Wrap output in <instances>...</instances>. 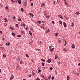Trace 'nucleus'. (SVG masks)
<instances>
[{
	"mask_svg": "<svg viewBox=\"0 0 80 80\" xmlns=\"http://www.w3.org/2000/svg\"><path fill=\"white\" fill-rule=\"evenodd\" d=\"M11 75H12L11 77L10 78V80H12L13 78H14V76H13V74H12Z\"/></svg>",
	"mask_w": 80,
	"mask_h": 80,
	"instance_id": "1",
	"label": "nucleus"
},
{
	"mask_svg": "<svg viewBox=\"0 0 80 80\" xmlns=\"http://www.w3.org/2000/svg\"><path fill=\"white\" fill-rule=\"evenodd\" d=\"M6 45L7 46H10V42H7L6 43Z\"/></svg>",
	"mask_w": 80,
	"mask_h": 80,
	"instance_id": "2",
	"label": "nucleus"
},
{
	"mask_svg": "<svg viewBox=\"0 0 80 80\" xmlns=\"http://www.w3.org/2000/svg\"><path fill=\"white\" fill-rule=\"evenodd\" d=\"M63 25L64 27H67V23H65V22H63Z\"/></svg>",
	"mask_w": 80,
	"mask_h": 80,
	"instance_id": "3",
	"label": "nucleus"
},
{
	"mask_svg": "<svg viewBox=\"0 0 80 80\" xmlns=\"http://www.w3.org/2000/svg\"><path fill=\"white\" fill-rule=\"evenodd\" d=\"M19 4H21L22 3V2H21V0H17Z\"/></svg>",
	"mask_w": 80,
	"mask_h": 80,
	"instance_id": "4",
	"label": "nucleus"
},
{
	"mask_svg": "<svg viewBox=\"0 0 80 80\" xmlns=\"http://www.w3.org/2000/svg\"><path fill=\"white\" fill-rule=\"evenodd\" d=\"M51 75H50L48 78L47 80H50V79H51Z\"/></svg>",
	"mask_w": 80,
	"mask_h": 80,
	"instance_id": "5",
	"label": "nucleus"
},
{
	"mask_svg": "<svg viewBox=\"0 0 80 80\" xmlns=\"http://www.w3.org/2000/svg\"><path fill=\"white\" fill-rule=\"evenodd\" d=\"M72 48H75V45H74V44H72Z\"/></svg>",
	"mask_w": 80,
	"mask_h": 80,
	"instance_id": "6",
	"label": "nucleus"
},
{
	"mask_svg": "<svg viewBox=\"0 0 80 80\" xmlns=\"http://www.w3.org/2000/svg\"><path fill=\"white\" fill-rule=\"evenodd\" d=\"M6 55L5 54H3L2 55V57L3 58H6Z\"/></svg>",
	"mask_w": 80,
	"mask_h": 80,
	"instance_id": "7",
	"label": "nucleus"
},
{
	"mask_svg": "<svg viewBox=\"0 0 80 80\" xmlns=\"http://www.w3.org/2000/svg\"><path fill=\"white\" fill-rule=\"evenodd\" d=\"M58 33L56 32L55 33V36L56 37H58Z\"/></svg>",
	"mask_w": 80,
	"mask_h": 80,
	"instance_id": "8",
	"label": "nucleus"
},
{
	"mask_svg": "<svg viewBox=\"0 0 80 80\" xmlns=\"http://www.w3.org/2000/svg\"><path fill=\"white\" fill-rule=\"evenodd\" d=\"M46 17V18H48L50 17V16L48 15V16H45Z\"/></svg>",
	"mask_w": 80,
	"mask_h": 80,
	"instance_id": "9",
	"label": "nucleus"
},
{
	"mask_svg": "<svg viewBox=\"0 0 80 80\" xmlns=\"http://www.w3.org/2000/svg\"><path fill=\"white\" fill-rule=\"evenodd\" d=\"M64 4L65 5H66V6L68 5V4L67 3V1L64 2Z\"/></svg>",
	"mask_w": 80,
	"mask_h": 80,
	"instance_id": "10",
	"label": "nucleus"
},
{
	"mask_svg": "<svg viewBox=\"0 0 80 80\" xmlns=\"http://www.w3.org/2000/svg\"><path fill=\"white\" fill-rule=\"evenodd\" d=\"M51 60L50 59H48L47 60V62L48 63H50L51 62Z\"/></svg>",
	"mask_w": 80,
	"mask_h": 80,
	"instance_id": "11",
	"label": "nucleus"
},
{
	"mask_svg": "<svg viewBox=\"0 0 80 80\" xmlns=\"http://www.w3.org/2000/svg\"><path fill=\"white\" fill-rule=\"evenodd\" d=\"M43 13L45 17V16H46V15H47V12H46V11H44V12H43Z\"/></svg>",
	"mask_w": 80,
	"mask_h": 80,
	"instance_id": "12",
	"label": "nucleus"
},
{
	"mask_svg": "<svg viewBox=\"0 0 80 80\" xmlns=\"http://www.w3.org/2000/svg\"><path fill=\"white\" fill-rule=\"evenodd\" d=\"M29 15L30 16H31V17H32L34 16V15H33V14H32V13H30Z\"/></svg>",
	"mask_w": 80,
	"mask_h": 80,
	"instance_id": "13",
	"label": "nucleus"
},
{
	"mask_svg": "<svg viewBox=\"0 0 80 80\" xmlns=\"http://www.w3.org/2000/svg\"><path fill=\"white\" fill-rule=\"evenodd\" d=\"M37 23H39V24H40L41 23H42V22L40 21H37Z\"/></svg>",
	"mask_w": 80,
	"mask_h": 80,
	"instance_id": "14",
	"label": "nucleus"
},
{
	"mask_svg": "<svg viewBox=\"0 0 80 80\" xmlns=\"http://www.w3.org/2000/svg\"><path fill=\"white\" fill-rule=\"evenodd\" d=\"M45 5V3H42L41 5V7H44V6Z\"/></svg>",
	"mask_w": 80,
	"mask_h": 80,
	"instance_id": "15",
	"label": "nucleus"
},
{
	"mask_svg": "<svg viewBox=\"0 0 80 80\" xmlns=\"http://www.w3.org/2000/svg\"><path fill=\"white\" fill-rule=\"evenodd\" d=\"M49 32H50V29H48L46 31V33H49Z\"/></svg>",
	"mask_w": 80,
	"mask_h": 80,
	"instance_id": "16",
	"label": "nucleus"
},
{
	"mask_svg": "<svg viewBox=\"0 0 80 80\" xmlns=\"http://www.w3.org/2000/svg\"><path fill=\"white\" fill-rule=\"evenodd\" d=\"M67 80H70V77L68 75L67 76Z\"/></svg>",
	"mask_w": 80,
	"mask_h": 80,
	"instance_id": "17",
	"label": "nucleus"
},
{
	"mask_svg": "<svg viewBox=\"0 0 80 80\" xmlns=\"http://www.w3.org/2000/svg\"><path fill=\"white\" fill-rule=\"evenodd\" d=\"M29 34L31 36H32V32H31L30 31H29Z\"/></svg>",
	"mask_w": 80,
	"mask_h": 80,
	"instance_id": "18",
	"label": "nucleus"
},
{
	"mask_svg": "<svg viewBox=\"0 0 80 80\" xmlns=\"http://www.w3.org/2000/svg\"><path fill=\"white\" fill-rule=\"evenodd\" d=\"M5 9L6 10H8V6H6L5 8Z\"/></svg>",
	"mask_w": 80,
	"mask_h": 80,
	"instance_id": "19",
	"label": "nucleus"
},
{
	"mask_svg": "<svg viewBox=\"0 0 80 80\" xmlns=\"http://www.w3.org/2000/svg\"><path fill=\"white\" fill-rule=\"evenodd\" d=\"M4 20L5 22H8V20H7V18H4Z\"/></svg>",
	"mask_w": 80,
	"mask_h": 80,
	"instance_id": "20",
	"label": "nucleus"
},
{
	"mask_svg": "<svg viewBox=\"0 0 80 80\" xmlns=\"http://www.w3.org/2000/svg\"><path fill=\"white\" fill-rule=\"evenodd\" d=\"M54 50V48H52V49H51L50 50V51L51 52H53Z\"/></svg>",
	"mask_w": 80,
	"mask_h": 80,
	"instance_id": "21",
	"label": "nucleus"
},
{
	"mask_svg": "<svg viewBox=\"0 0 80 80\" xmlns=\"http://www.w3.org/2000/svg\"><path fill=\"white\" fill-rule=\"evenodd\" d=\"M58 58V56L57 54H55V59H57Z\"/></svg>",
	"mask_w": 80,
	"mask_h": 80,
	"instance_id": "22",
	"label": "nucleus"
},
{
	"mask_svg": "<svg viewBox=\"0 0 80 80\" xmlns=\"http://www.w3.org/2000/svg\"><path fill=\"white\" fill-rule=\"evenodd\" d=\"M75 14H76V15H77L80 14V13L78 12H77L75 13Z\"/></svg>",
	"mask_w": 80,
	"mask_h": 80,
	"instance_id": "23",
	"label": "nucleus"
},
{
	"mask_svg": "<svg viewBox=\"0 0 80 80\" xmlns=\"http://www.w3.org/2000/svg\"><path fill=\"white\" fill-rule=\"evenodd\" d=\"M18 21H19V22H21V21H22V19H21V18H19L18 19Z\"/></svg>",
	"mask_w": 80,
	"mask_h": 80,
	"instance_id": "24",
	"label": "nucleus"
},
{
	"mask_svg": "<svg viewBox=\"0 0 80 80\" xmlns=\"http://www.w3.org/2000/svg\"><path fill=\"white\" fill-rule=\"evenodd\" d=\"M32 75L33 76L35 75V73L34 72H32Z\"/></svg>",
	"mask_w": 80,
	"mask_h": 80,
	"instance_id": "25",
	"label": "nucleus"
},
{
	"mask_svg": "<svg viewBox=\"0 0 80 80\" xmlns=\"http://www.w3.org/2000/svg\"><path fill=\"white\" fill-rule=\"evenodd\" d=\"M12 18L13 19L14 21H15V16H13L12 17Z\"/></svg>",
	"mask_w": 80,
	"mask_h": 80,
	"instance_id": "26",
	"label": "nucleus"
},
{
	"mask_svg": "<svg viewBox=\"0 0 80 80\" xmlns=\"http://www.w3.org/2000/svg\"><path fill=\"white\" fill-rule=\"evenodd\" d=\"M42 64L43 67H44V66H45V63L42 62Z\"/></svg>",
	"mask_w": 80,
	"mask_h": 80,
	"instance_id": "27",
	"label": "nucleus"
},
{
	"mask_svg": "<svg viewBox=\"0 0 80 80\" xmlns=\"http://www.w3.org/2000/svg\"><path fill=\"white\" fill-rule=\"evenodd\" d=\"M26 57H27V58H29V56H28V54H26Z\"/></svg>",
	"mask_w": 80,
	"mask_h": 80,
	"instance_id": "28",
	"label": "nucleus"
},
{
	"mask_svg": "<svg viewBox=\"0 0 80 80\" xmlns=\"http://www.w3.org/2000/svg\"><path fill=\"white\" fill-rule=\"evenodd\" d=\"M71 25L72 27H73V26H74V24L73 23V22L72 23Z\"/></svg>",
	"mask_w": 80,
	"mask_h": 80,
	"instance_id": "29",
	"label": "nucleus"
},
{
	"mask_svg": "<svg viewBox=\"0 0 80 80\" xmlns=\"http://www.w3.org/2000/svg\"><path fill=\"white\" fill-rule=\"evenodd\" d=\"M59 23L61 24V25H62V22L61 21H59Z\"/></svg>",
	"mask_w": 80,
	"mask_h": 80,
	"instance_id": "30",
	"label": "nucleus"
},
{
	"mask_svg": "<svg viewBox=\"0 0 80 80\" xmlns=\"http://www.w3.org/2000/svg\"><path fill=\"white\" fill-rule=\"evenodd\" d=\"M41 72V69H39L38 70V73H40V72Z\"/></svg>",
	"mask_w": 80,
	"mask_h": 80,
	"instance_id": "31",
	"label": "nucleus"
},
{
	"mask_svg": "<svg viewBox=\"0 0 80 80\" xmlns=\"http://www.w3.org/2000/svg\"><path fill=\"white\" fill-rule=\"evenodd\" d=\"M33 3H31V7H33Z\"/></svg>",
	"mask_w": 80,
	"mask_h": 80,
	"instance_id": "32",
	"label": "nucleus"
},
{
	"mask_svg": "<svg viewBox=\"0 0 80 80\" xmlns=\"http://www.w3.org/2000/svg\"><path fill=\"white\" fill-rule=\"evenodd\" d=\"M41 61H42V62H45V59H41Z\"/></svg>",
	"mask_w": 80,
	"mask_h": 80,
	"instance_id": "33",
	"label": "nucleus"
},
{
	"mask_svg": "<svg viewBox=\"0 0 80 80\" xmlns=\"http://www.w3.org/2000/svg\"><path fill=\"white\" fill-rule=\"evenodd\" d=\"M63 50L65 51V52H67V49H66L65 48L63 49L62 50V51H63Z\"/></svg>",
	"mask_w": 80,
	"mask_h": 80,
	"instance_id": "34",
	"label": "nucleus"
},
{
	"mask_svg": "<svg viewBox=\"0 0 80 80\" xmlns=\"http://www.w3.org/2000/svg\"><path fill=\"white\" fill-rule=\"evenodd\" d=\"M9 28L10 29H11V30H13V27L12 28V27H10Z\"/></svg>",
	"mask_w": 80,
	"mask_h": 80,
	"instance_id": "35",
	"label": "nucleus"
},
{
	"mask_svg": "<svg viewBox=\"0 0 80 80\" xmlns=\"http://www.w3.org/2000/svg\"><path fill=\"white\" fill-rule=\"evenodd\" d=\"M21 11H22V12H23V8H21Z\"/></svg>",
	"mask_w": 80,
	"mask_h": 80,
	"instance_id": "36",
	"label": "nucleus"
},
{
	"mask_svg": "<svg viewBox=\"0 0 80 80\" xmlns=\"http://www.w3.org/2000/svg\"><path fill=\"white\" fill-rule=\"evenodd\" d=\"M58 17L60 18L62 17V15H58Z\"/></svg>",
	"mask_w": 80,
	"mask_h": 80,
	"instance_id": "37",
	"label": "nucleus"
},
{
	"mask_svg": "<svg viewBox=\"0 0 80 80\" xmlns=\"http://www.w3.org/2000/svg\"><path fill=\"white\" fill-rule=\"evenodd\" d=\"M12 35H13V36H15V34L14 32H13L12 33Z\"/></svg>",
	"mask_w": 80,
	"mask_h": 80,
	"instance_id": "38",
	"label": "nucleus"
},
{
	"mask_svg": "<svg viewBox=\"0 0 80 80\" xmlns=\"http://www.w3.org/2000/svg\"><path fill=\"white\" fill-rule=\"evenodd\" d=\"M67 45V41H65V44H64V46H65Z\"/></svg>",
	"mask_w": 80,
	"mask_h": 80,
	"instance_id": "39",
	"label": "nucleus"
},
{
	"mask_svg": "<svg viewBox=\"0 0 80 80\" xmlns=\"http://www.w3.org/2000/svg\"><path fill=\"white\" fill-rule=\"evenodd\" d=\"M52 23L53 24V25H54L55 24V22L54 21H52Z\"/></svg>",
	"mask_w": 80,
	"mask_h": 80,
	"instance_id": "40",
	"label": "nucleus"
},
{
	"mask_svg": "<svg viewBox=\"0 0 80 80\" xmlns=\"http://www.w3.org/2000/svg\"><path fill=\"white\" fill-rule=\"evenodd\" d=\"M15 26L16 27H18V24H16L15 25Z\"/></svg>",
	"mask_w": 80,
	"mask_h": 80,
	"instance_id": "41",
	"label": "nucleus"
},
{
	"mask_svg": "<svg viewBox=\"0 0 80 80\" xmlns=\"http://www.w3.org/2000/svg\"><path fill=\"white\" fill-rule=\"evenodd\" d=\"M57 2L58 3H60V0H57Z\"/></svg>",
	"mask_w": 80,
	"mask_h": 80,
	"instance_id": "42",
	"label": "nucleus"
},
{
	"mask_svg": "<svg viewBox=\"0 0 80 80\" xmlns=\"http://www.w3.org/2000/svg\"><path fill=\"white\" fill-rule=\"evenodd\" d=\"M17 37H21V35H18Z\"/></svg>",
	"mask_w": 80,
	"mask_h": 80,
	"instance_id": "43",
	"label": "nucleus"
},
{
	"mask_svg": "<svg viewBox=\"0 0 80 80\" xmlns=\"http://www.w3.org/2000/svg\"><path fill=\"white\" fill-rule=\"evenodd\" d=\"M22 34V35H23V32H24V31H22L21 32Z\"/></svg>",
	"mask_w": 80,
	"mask_h": 80,
	"instance_id": "44",
	"label": "nucleus"
},
{
	"mask_svg": "<svg viewBox=\"0 0 80 80\" xmlns=\"http://www.w3.org/2000/svg\"><path fill=\"white\" fill-rule=\"evenodd\" d=\"M36 80H40V78L37 77L36 79Z\"/></svg>",
	"mask_w": 80,
	"mask_h": 80,
	"instance_id": "45",
	"label": "nucleus"
},
{
	"mask_svg": "<svg viewBox=\"0 0 80 80\" xmlns=\"http://www.w3.org/2000/svg\"><path fill=\"white\" fill-rule=\"evenodd\" d=\"M50 70H53V68L50 67L49 69Z\"/></svg>",
	"mask_w": 80,
	"mask_h": 80,
	"instance_id": "46",
	"label": "nucleus"
},
{
	"mask_svg": "<svg viewBox=\"0 0 80 80\" xmlns=\"http://www.w3.org/2000/svg\"><path fill=\"white\" fill-rule=\"evenodd\" d=\"M44 79L45 80H47V77H46L45 78H44Z\"/></svg>",
	"mask_w": 80,
	"mask_h": 80,
	"instance_id": "47",
	"label": "nucleus"
},
{
	"mask_svg": "<svg viewBox=\"0 0 80 80\" xmlns=\"http://www.w3.org/2000/svg\"><path fill=\"white\" fill-rule=\"evenodd\" d=\"M13 2H14L15 3H17V0H14Z\"/></svg>",
	"mask_w": 80,
	"mask_h": 80,
	"instance_id": "48",
	"label": "nucleus"
},
{
	"mask_svg": "<svg viewBox=\"0 0 80 80\" xmlns=\"http://www.w3.org/2000/svg\"><path fill=\"white\" fill-rule=\"evenodd\" d=\"M54 79V77L52 76V80H53Z\"/></svg>",
	"mask_w": 80,
	"mask_h": 80,
	"instance_id": "49",
	"label": "nucleus"
},
{
	"mask_svg": "<svg viewBox=\"0 0 80 80\" xmlns=\"http://www.w3.org/2000/svg\"><path fill=\"white\" fill-rule=\"evenodd\" d=\"M20 64H22V63H23V62H22V61H20Z\"/></svg>",
	"mask_w": 80,
	"mask_h": 80,
	"instance_id": "50",
	"label": "nucleus"
},
{
	"mask_svg": "<svg viewBox=\"0 0 80 80\" xmlns=\"http://www.w3.org/2000/svg\"><path fill=\"white\" fill-rule=\"evenodd\" d=\"M0 48L1 49H2V50H3V48H3V47H1Z\"/></svg>",
	"mask_w": 80,
	"mask_h": 80,
	"instance_id": "51",
	"label": "nucleus"
},
{
	"mask_svg": "<svg viewBox=\"0 0 80 80\" xmlns=\"http://www.w3.org/2000/svg\"><path fill=\"white\" fill-rule=\"evenodd\" d=\"M20 58H18V61H20Z\"/></svg>",
	"mask_w": 80,
	"mask_h": 80,
	"instance_id": "52",
	"label": "nucleus"
},
{
	"mask_svg": "<svg viewBox=\"0 0 80 80\" xmlns=\"http://www.w3.org/2000/svg\"><path fill=\"white\" fill-rule=\"evenodd\" d=\"M0 33H1V34H2V33H3V32H2V31H0Z\"/></svg>",
	"mask_w": 80,
	"mask_h": 80,
	"instance_id": "53",
	"label": "nucleus"
},
{
	"mask_svg": "<svg viewBox=\"0 0 80 80\" xmlns=\"http://www.w3.org/2000/svg\"><path fill=\"white\" fill-rule=\"evenodd\" d=\"M60 18H61V19H62V20H63V17L62 16Z\"/></svg>",
	"mask_w": 80,
	"mask_h": 80,
	"instance_id": "54",
	"label": "nucleus"
},
{
	"mask_svg": "<svg viewBox=\"0 0 80 80\" xmlns=\"http://www.w3.org/2000/svg\"><path fill=\"white\" fill-rule=\"evenodd\" d=\"M28 28L27 27V26H26V28H25V29L26 30H28Z\"/></svg>",
	"mask_w": 80,
	"mask_h": 80,
	"instance_id": "55",
	"label": "nucleus"
},
{
	"mask_svg": "<svg viewBox=\"0 0 80 80\" xmlns=\"http://www.w3.org/2000/svg\"><path fill=\"white\" fill-rule=\"evenodd\" d=\"M58 65H60V62H58Z\"/></svg>",
	"mask_w": 80,
	"mask_h": 80,
	"instance_id": "56",
	"label": "nucleus"
},
{
	"mask_svg": "<svg viewBox=\"0 0 80 80\" xmlns=\"http://www.w3.org/2000/svg\"><path fill=\"white\" fill-rule=\"evenodd\" d=\"M46 77V76H45L44 75V76H43V77H42V78H43V79Z\"/></svg>",
	"mask_w": 80,
	"mask_h": 80,
	"instance_id": "57",
	"label": "nucleus"
},
{
	"mask_svg": "<svg viewBox=\"0 0 80 80\" xmlns=\"http://www.w3.org/2000/svg\"><path fill=\"white\" fill-rule=\"evenodd\" d=\"M62 1L64 2H67V0H62Z\"/></svg>",
	"mask_w": 80,
	"mask_h": 80,
	"instance_id": "58",
	"label": "nucleus"
},
{
	"mask_svg": "<svg viewBox=\"0 0 80 80\" xmlns=\"http://www.w3.org/2000/svg\"><path fill=\"white\" fill-rule=\"evenodd\" d=\"M23 27H25V24H23Z\"/></svg>",
	"mask_w": 80,
	"mask_h": 80,
	"instance_id": "59",
	"label": "nucleus"
},
{
	"mask_svg": "<svg viewBox=\"0 0 80 80\" xmlns=\"http://www.w3.org/2000/svg\"><path fill=\"white\" fill-rule=\"evenodd\" d=\"M32 77V74H30L29 75V77Z\"/></svg>",
	"mask_w": 80,
	"mask_h": 80,
	"instance_id": "60",
	"label": "nucleus"
},
{
	"mask_svg": "<svg viewBox=\"0 0 80 80\" xmlns=\"http://www.w3.org/2000/svg\"><path fill=\"white\" fill-rule=\"evenodd\" d=\"M44 76V75H41V77L42 78H43V77Z\"/></svg>",
	"mask_w": 80,
	"mask_h": 80,
	"instance_id": "61",
	"label": "nucleus"
},
{
	"mask_svg": "<svg viewBox=\"0 0 80 80\" xmlns=\"http://www.w3.org/2000/svg\"><path fill=\"white\" fill-rule=\"evenodd\" d=\"M42 23H45V22H44V21H42Z\"/></svg>",
	"mask_w": 80,
	"mask_h": 80,
	"instance_id": "62",
	"label": "nucleus"
},
{
	"mask_svg": "<svg viewBox=\"0 0 80 80\" xmlns=\"http://www.w3.org/2000/svg\"><path fill=\"white\" fill-rule=\"evenodd\" d=\"M2 40H3V41H4V40H5V38H2Z\"/></svg>",
	"mask_w": 80,
	"mask_h": 80,
	"instance_id": "63",
	"label": "nucleus"
},
{
	"mask_svg": "<svg viewBox=\"0 0 80 80\" xmlns=\"http://www.w3.org/2000/svg\"><path fill=\"white\" fill-rule=\"evenodd\" d=\"M11 0V2L13 3L14 2V1H13V0Z\"/></svg>",
	"mask_w": 80,
	"mask_h": 80,
	"instance_id": "64",
	"label": "nucleus"
}]
</instances>
